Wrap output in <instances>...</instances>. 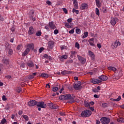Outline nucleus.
<instances>
[{"label":"nucleus","instance_id":"obj_1","mask_svg":"<svg viewBox=\"0 0 124 124\" xmlns=\"http://www.w3.org/2000/svg\"><path fill=\"white\" fill-rule=\"evenodd\" d=\"M66 100H69L68 102L69 103H74L75 102V100H74V98H75V95L73 94H66Z\"/></svg>","mask_w":124,"mask_h":124},{"label":"nucleus","instance_id":"obj_2","mask_svg":"<svg viewBox=\"0 0 124 124\" xmlns=\"http://www.w3.org/2000/svg\"><path fill=\"white\" fill-rule=\"evenodd\" d=\"M92 115V112L89 110H85L82 112L81 114V117L86 118V117H90Z\"/></svg>","mask_w":124,"mask_h":124},{"label":"nucleus","instance_id":"obj_3","mask_svg":"<svg viewBox=\"0 0 124 124\" xmlns=\"http://www.w3.org/2000/svg\"><path fill=\"white\" fill-rule=\"evenodd\" d=\"M121 42L118 40H116L114 42L112 43L111 48L113 50H115V49H117V48H118V46H121Z\"/></svg>","mask_w":124,"mask_h":124},{"label":"nucleus","instance_id":"obj_4","mask_svg":"<svg viewBox=\"0 0 124 124\" xmlns=\"http://www.w3.org/2000/svg\"><path fill=\"white\" fill-rule=\"evenodd\" d=\"M100 121L102 124H108L111 121L109 118L106 117H102L100 119Z\"/></svg>","mask_w":124,"mask_h":124},{"label":"nucleus","instance_id":"obj_5","mask_svg":"<svg viewBox=\"0 0 124 124\" xmlns=\"http://www.w3.org/2000/svg\"><path fill=\"white\" fill-rule=\"evenodd\" d=\"M37 107H40V108H43L45 109L47 107L46 104L44 103V102H38L37 103Z\"/></svg>","mask_w":124,"mask_h":124},{"label":"nucleus","instance_id":"obj_6","mask_svg":"<svg viewBox=\"0 0 124 124\" xmlns=\"http://www.w3.org/2000/svg\"><path fill=\"white\" fill-rule=\"evenodd\" d=\"M119 22V19L117 17H111L110 23L112 26H115Z\"/></svg>","mask_w":124,"mask_h":124},{"label":"nucleus","instance_id":"obj_7","mask_svg":"<svg viewBox=\"0 0 124 124\" xmlns=\"http://www.w3.org/2000/svg\"><path fill=\"white\" fill-rule=\"evenodd\" d=\"M28 106H30L31 107H32V106H35V105H37V102L35 100H30L28 103Z\"/></svg>","mask_w":124,"mask_h":124},{"label":"nucleus","instance_id":"obj_8","mask_svg":"<svg viewBox=\"0 0 124 124\" xmlns=\"http://www.w3.org/2000/svg\"><path fill=\"white\" fill-rule=\"evenodd\" d=\"M47 106H48L50 109H58L59 108L57 105H55L52 102L48 103Z\"/></svg>","mask_w":124,"mask_h":124},{"label":"nucleus","instance_id":"obj_9","mask_svg":"<svg viewBox=\"0 0 124 124\" xmlns=\"http://www.w3.org/2000/svg\"><path fill=\"white\" fill-rule=\"evenodd\" d=\"M34 33H35V31H34L33 27H30L28 31V34H29V35H32V34H34Z\"/></svg>","mask_w":124,"mask_h":124},{"label":"nucleus","instance_id":"obj_10","mask_svg":"<svg viewBox=\"0 0 124 124\" xmlns=\"http://www.w3.org/2000/svg\"><path fill=\"white\" fill-rule=\"evenodd\" d=\"M89 8V5L86 3H82L80 6V9L81 10H85V9H88Z\"/></svg>","mask_w":124,"mask_h":124},{"label":"nucleus","instance_id":"obj_11","mask_svg":"<svg viewBox=\"0 0 124 124\" xmlns=\"http://www.w3.org/2000/svg\"><path fill=\"white\" fill-rule=\"evenodd\" d=\"M88 53L89 57H91V59L92 60V61H94V60H95V55H94V54H93V51L91 50H89L88 51Z\"/></svg>","mask_w":124,"mask_h":124},{"label":"nucleus","instance_id":"obj_12","mask_svg":"<svg viewBox=\"0 0 124 124\" xmlns=\"http://www.w3.org/2000/svg\"><path fill=\"white\" fill-rule=\"evenodd\" d=\"M91 81L93 84H99L100 83H101V80L100 79L95 78H92Z\"/></svg>","mask_w":124,"mask_h":124},{"label":"nucleus","instance_id":"obj_13","mask_svg":"<svg viewBox=\"0 0 124 124\" xmlns=\"http://www.w3.org/2000/svg\"><path fill=\"white\" fill-rule=\"evenodd\" d=\"M101 81H107L108 77L105 75H102L98 77Z\"/></svg>","mask_w":124,"mask_h":124},{"label":"nucleus","instance_id":"obj_14","mask_svg":"<svg viewBox=\"0 0 124 124\" xmlns=\"http://www.w3.org/2000/svg\"><path fill=\"white\" fill-rule=\"evenodd\" d=\"M78 58L79 62H81V63H85V62H86V59L84 58L83 57L78 55Z\"/></svg>","mask_w":124,"mask_h":124},{"label":"nucleus","instance_id":"obj_15","mask_svg":"<svg viewBox=\"0 0 124 124\" xmlns=\"http://www.w3.org/2000/svg\"><path fill=\"white\" fill-rule=\"evenodd\" d=\"M48 26L50 29H52V30H55V29H56V25L54 24V22L53 21L49 22Z\"/></svg>","mask_w":124,"mask_h":124},{"label":"nucleus","instance_id":"obj_16","mask_svg":"<svg viewBox=\"0 0 124 124\" xmlns=\"http://www.w3.org/2000/svg\"><path fill=\"white\" fill-rule=\"evenodd\" d=\"M26 48H28V49H34V45L33 43L28 44L26 46Z\"/></svg>","mask_w":124,"mask_h":124},{"label":"nucleus","instance_id":"obj_17","mask_svg":"<svg viewBox=\"0 0 124 124\" xmlns=\"http://www.w3.org/2000/svg\"><path fill=\"white\" fill-rule=\"evenodd\" d=\"M71 73H72V71L67 70H64L61 72V74H62V75H66V74H71Z\"/></svg>","mask_w":124,"mask_h":124},{"label":"nucleus","instance_id":"obj_18","mask_svg":"<svg viewBox=\"0 0 124 124\" xmlns=\"http://www.w3.org/2000/svg\"><path fill=\"white\" fill-rule=\"evenodd\" d=\"M27 64L29 67H33L34 66V64H33V62L31 61H28Z\"/></svg>","mask_w":124,"mask_h":124},{"label":"nucleus","instance_id":"obj_19","mask_svg":"<svg viewBox=\"0 0 124 124\" xmlns=\"http://www.w3.org/2000/svg\"><path fill=\"white\" fill-rule=\"evenodd\" d=\"M73 24V23L69 24V23H67V22H65L64 23L65 27L66 28H67L68 29H71Z\"/></svg>","mask_w":124,"mask_h":124},{"label":"nucleus","instance_id":"obj_20","mask_svg":"<svg viewBox=\"0 0 124 124\" xmlns=\"http://www.w3.org/2000/svg\"><path fill=\"white\" fill-rule=\"evenodd\" d=\"M74 89H75V90H80V89H81V84H80L79 83L76 84L74 86Z\"/></svg>","mask_w":124,"mask_h":124},{"label":"nucleus","instance_id":"obj_21","mask_svg":"<svg viewBox=\"0 0 124 124\" xmlns=\"http://www.w3.org/2000/svg\"><path fill=\"white\" fill-rule=\"evenodd\" d=\"M30 49L29 48H27L25 51L22 53V56H27L30 52Z\"/></svg>","mask_w":124,"mask_h":124},{"label":"nucleus","instance_id":"obj_22","mask_svg":"<svg viewBox=\"0 0 124 124\" xmlns=\"http://www.w3.org/2000/svg\"><path fill=\"white\" fill-rule=\"evenodd\" d=\"M67 58H68V57L67 56V55H62L61 56H60L59 57V59L60 60V61H63V59L64 60H66L67 59Z\"/></svg>","mask_w":124,"mask_h":124},{"label":"nucleus","instance_id":"obj_23","mask_svg":"<svg viewBox=\"0 0 124 124\" xmlns=\"http://www.w3.org/2000/svg\"><path fill=\"white\" fill-rule=\"evenodd\" d=\"M54 47V42H48V48L49 49H52Z\"/></svg>","mask_w":124,"mask_h":124},{"label":"nucleus","instance_id":"obj_24","mask_svg":"<svg viewBox=\"0 0 124 124\" xmlns=\"http://www.w3.org/2000/svg\"><path fill=\"white\" fill-rule=\"evenodd\" d=\"M59 98L61 100H66V94L60 96Z\"/></svg>","mask_w":124,"mask_h":124},{"label":"nucleus","instance_id":"obj_25","mask_svg":"<svg viewBox=\"0 0 124 124\" xmlns=\"http://www.w3.org/2000/svg\"><path fill=\"white\" fill-rule=\"evenodd\" d=\"M108 70H110L111 71H114V72L117 71V68L114 67H112V66H109L108 67Z\"/></svg>","mask_w":124,"mask_h":124},{"label":"nucleus","instance_id":"obj_26","mask_svg":"<svg viewBox=\"0 0 124 124\" xmlns=\"http://www.w3.org/2000/svg\"><path fill=\"white\" fill-rule=\"evenodd\" d=\"M2 62L3 63H5V64H9V60L7 59H3L2 60Z\"/></svg>","mask_w":124,"mask_h":124},{"label":"nucleus","instance_id":"obj_27","mask_svg":"<svg viewBox=\"0 0 124 124\" xmlns=\"http://www.w3.org/2000/svg\"><path fill=\"white\" fill-rule=\"evenodd\" d=\"M35 75H36V73H33L32 74L30 75L29 76V79H33V78H34V76H35Z\"/></svg>","mask_w":124,"mask_h":124},{"label":"nucleus","instance_id":"obj_28","mask_svg":"<svg viewBox=\"0 0 124 124\" xmlns=\"http://www.w3.org/2000/svg\"><path fill=\"white\" fill-rule=\"evenodd\" d=\"M95 1L96 5H97L98 7H100V6H101V3L99 1V0H95Z\"/></svg>","mask_w":124,"mask_h":124},{"label":"nucleus","instance_id":"obj_29","mask_svg":"<svg viewBox=\"0 0 124 124\" xmlns=\"http://www.w3.org/2000/svg\"><path fill=\"white\" fill-rule=\"evenodd\" d=\"M41 77H43L44 78H48V77H49V75H48V74H44V73H42L41 74Z\"/></svg>","mask_w":124,"mask_h":124},{"label":"nucleus","instance_id":"obj_30","mask_svg":"<svg viewBox=\"0 0 124 124\" xmlns=\"http://www.w3.org/2000/svg\"><path fill=\"white\" fill-rule=\"evenodd\" d=\"M88 36H89V32H85L84 33L83 36L82 37V38H86V37H88Z\"/></svg>","mask_w":124,"mask_h":124},{"label":"nucleus","instance_id":"obj_31","mask_svg":"<svg viewBox=\"0 0 124 124\" xmlns=\"http://www.w3.org/2000/svg\"><path fill=\"white\" fill-rule=\"evenodd\" d=\"M72 12L73 13H76V14H79V10H76L75 8L73 9Z\"/></svg>","mask_w":124,"mask_h":124},{"label":"nucleus","instance_id":"obj_32","mask_svg":"<svg viewBox=\"0 0 124 124\" xmlns=\"http://www.w3.org/2000/svg\"><path fill=\"white\" fill-rule=\"evenodd\" d=\"M122 99L121 95L119 96L117 99H113V101H120V100Z\"/></svg>","mask_w":124,"mask_h":124},{"label":"nucleus","instance_id":"obj_33","mask_svg":"<svg viewBox=\"0 0 124 124\" xmlns=\"http://www.w3.org/2000/svg\"><path fill=\"white\" fill-rule=\"evenodd\" d=\"M101 10L102 12H103V13H106V12L107 11V9L104 7H103L101 9Z\"/></svg>","mask_w":124,"mask_h":124},{"label":"nucleus","instance_id":"obj_34","mask_svg":"<svg viewBox=\"0 0 124 124\" xmlns=\"http://www.w3.org/2000/svg\"><path fill=\"white\" fill-rule=\"evenodd\" d=\"M117 121L119 123H124V118H120L117 119Z\"/></svg>","mask_w":124,"mask_h":124},{"label":"nucleus","instance_id":"obj_35","mask_svg":"<svg viewBox=\"0 0 124 124\" xmlns=\"http://www.w3.org/2000/svg\"><path fill=\"white\" fill-rule=\"evenodd\" d=\"M41 34H42V33L41 31H37L35 34V35L36 36H41Z\"/></svg>","mask_w":124,"mask_h":124},{"label":"nucleus","instance_id":"obj_36","mask_svg":"<svg viewBox=\"0 0 124 124\" xmlns=\"http://www.w3.org/2000/svg\"><path fill=\"white\" fill-rule=\"evenodd\" d=\"M75 47L77 48V49H80V45H79V43L76 42L75 45Z\"/></svg>","mask_w":124,"mask_h":124},{"label":"nucleus","instance_id":"obj_37","mask_svg":"<svg viewBox=\"0 0 124 124\" xmlns=\"http://www.w3.org/2000/svg\"><path fill=\"white\" fill-rule=\"evenodd\" d=\"M84 104L85 107H90V103L88 102L87 101H84Z\"/></svg>","mask_w":124,"mask_h":124},{"label":"nucleus","instance_id":"obj_38","mask_svg":"<svg viewBox=\"0 0 124 124\" xmlns=\"http://www.w3.org/2000/svg\"><path fill=\"white\" fill-rule=\"evenodd\" d=\"M15 90L16 91V92H17V93H21V91H22V89H21V88L20 87H17L15 89Z\"/></svg>","mask_w":124,"mask_h":124},{"label":"nucleus","instance_id":"obj_39","mask_svg":"<svg viewBox=\"0 0 124 124\" xmlns=\"http://www.w3.org/2000/svg\"><path fill=\"white\" fill-rule=\"evenodd\" d=\"M70 54H70L71 58H73V57H74V56H75L76 52L74 51H71Z\"/></svg>","mask_w":124,"mask_h":124},{"label":"nucleus","instance_id":"obj_40","mask_svg":"<svg viewBox=\"0 0 124 124\" xmlns=\"http://www.w3.org/2000/svg\"><path fill=\"white\" fill-rule=\"evenodd\" d=\"M30 18L32 20V21H35V20H36V19L35 18V17L33 18V15H31V16H30Z\"/></svg>","mask_w":124,"mask_h":124},{"label":"nucleus","instance_id":"obj_41","mask_svg":"<svg viewBox=\"0 0 124 124\" xmlns=\"http://www.w3.org/2000/svg\"><path fill=\"white\" fill-rule=\"evenodd\" d=\"M58 90H59V88L57 87H53L52 89L53 92H57Z\"/></svg>","mask_w":124,"mask_h":124},{"label":"nucleus","instance_id":"obj_42","mask_svg":"<svg viewBox=\"0 0 124 124\" xmlns=\"http://www.w3.org/2000/svg\"><path fill=\"white\" fill-rule=\"evenodd\" d=\"M8 53L10 55H12V54H13V50H12L11 49H9L8 51Z\"/></svg>","mask_w":124,"mask_h":124},{"label":"nucleus","instance_id":"obj_43","mask_svg":"<svg viewBox=\"0 0 124 124\" xmlns=\"http://www.w3.org/2000/svg\"><path fill=\"white\" fill-rule=\"evenodd\" d=\"M23 118L25 119V121H29V117H28L26 115H22Z\"/></svg>","mask_w":124,"mask_h":124},{"label":"nucleus","instance_id":"obj_44","mask_svg":"<svg viewBox=\"0 0 124 124\" xmlns=\"http://www.w3.org/2000/svg\"><path fill=\"white\" fill-rule=\"evenodd\" d=\"M95 13L96 15H97L98 16H99V10H98V8H97L95 9Z\"/></svg>","mask_w":124,"mask_h":124},{"label":"nucleus","instance_id":"obj_45","mask_svg":"<svg viewBox=\"0 0 124 124\" xmlns=\"http://www.w3.org/2000/svg\"><path fill=\"white\" fill-rule=\"evenodd\" d=\"M76 32L78 34H80V33H81V30H80V29H77L76 31Z\"/></svg>","mask_w":124,"mask_h":124},{"label":"nucleus","instance_id":"obj_46","mask_svg":"<svg viewBox=\"0 0 124 124\" xmlns=\"http://www.w3.org/2000/svg\"><path fill=\"white\" fill-rule=\"evenodd\" d=\"M6 122V120L5 119H3L1 120L0 124H5Z\"/></svg>","mask_w":124,"mask_h":124},{"label":"nucleus","instance_id":"obj_47","mask_svg":"<svg viewBox=\"0 0 124 124\" xmlns=\"http://www.w3.org/2000/svg\"><path fill=\"white\" fill-rule=\"evenodd\" d=\"M62 10L63 12H64L65 14H67V13H68V12L67 11V10L65 8H62Z\"/></svg>","mask_w":124,"mask_h":124},{"label":"nucleus","instance_id":"obj_48","mask_svg":"<svg viewBox=\"0 0 124 124\" xmlns=\"http://www.w3.org/2000/svg\"><path fill=\"white\" fill-rule=\"evenodd\" d=\"M78 7H79L78 3L74 4V8H75V9H78Z\"/></svg>","mask_w":124,"mask_h":124},{"label":"nucleus","instance_id":"obj_49","mask_svg":"<svg viewBox=\"0 0 124 124\" xmlns=\"http://www.w3.org/2000/svg\"><path fill=\"white\" fill-rule=\"evenodd\" d=\"M91 46H94V42H88Z\"/></svg>","mask_w":124,"mask_h":124},{"label":"nucleus","instance_id":"obj_50","mask_svg":"<svg viewBox=\"0 0 124 124\" xmlns=\"http://www.w3.org/2000/svg\"><path fill=\"white\" fill-rule=\"evenodd\" d=\"M2 99L3 101H6V100H7V98H6V96H5V95H3Z\"/></svg>","mask_w":124,"mask_h":124},{"label":"nucleus","instance_id":"obj_51","mask_svg":"<svg viewBox=\"0 0 124 124\" xmlns=\"http://www.w3.org/2000/svg\"><path fill=\"white\" fill-rule=\"evenodd\" d=\"M59 115H60V116H62V117H64V116H65V113H64V112H60Z\"/></svg>","mask_w":124,"mask_h":124},{"label":"nucleus","instance_id":"obj_52","mask_svg":"<svg viewBox=\"0 0 124 124\" xmlns=\"http://www.w3.org/2000/svg\"><path fill=\"white\" fill-rule=\"evenodd\" d=\"M46 3L48 4V5H52V2H51L50 0H47Z\"/></svg>","mask_w":124,"mask_h":124},{"label":"nucleus","instance_id":"obj_53","mask_svg":"<svg viewBox=\"0 0 124 124\" xmlns=\"http://www.w3.org/2000/svg\"><path fill=\"white\" fill-rule=\"evenodd\" d=\"M44 47H41L39 49V53H42V51H44Z\"/></svg>","mask_w":124,"mask_h":124},{"label":"nucleus","instance_id":"obj_54","mask_svg":"<svg viewBox=\"0 0 124 124\" xmlns=\"http://www.w3.org/2000/svg\"><path fill=\"white\" fill-rule=\"evenodd\" d=\"M22 46V44L19 45L17 46V50H20V49H21Z\"/></svg>","mask_w":124,"mask_h":124},{"label":"nucleus","instance_id":"obj_55","mask_svg":"<svg viewBox=\"0 0 124 124\" xmlns=\"http://www.w3.org/2000/svg\"><path fill=\"white\" fill-rule=\"evenodd\" d=\"M69 33H71V34L74 33V29H72L69 31Z\"/></svg>","mask_w":124,"mask_h":124},{"label":"nucleus","instance_id":"obj_56","mask_svg":"<svg viewBox=\"0 0 124 124\" xmlns=\"http://www.w3.org/2000/svg\"><path fill=\"white\" fill-rule=\"evenodd\" d=\"M34 14V11H33V10H31L30 11V15H33Z\"/></svg>","mask_w":124,"mask_h":124},{"label":"nucleus","instance_id":"obj_57","mask_svg":"<svg viewBox=\"0 0 124 124\" xmlns=\"http://www.w3.org/2000/svg\"><path fill=\"white\" fill-rule=\"evenodd\" d=\"M94 39L93 38H92L91 39H90L89 40H88V42H94Z\"/></svg>","mask_w":124,"mask_h":124},{"label":"nucleus","instance_id":"obj_58","mask_svg":"<svg viewBox=\"0 0 124 124\" xmlns=\"http://www.w3.org/2000/svg\"><path fill=\"white\" fill-rule=\"evenodd\" d=\"M54 34H58L59 33V31L57 29L55 30L54 31Z\"/></svg>","mask_w":124,"mask_h":124},{"label":"nucleus","instance_id":"obj_59","mask_svg":"<svg viewBox=\"0 0 124 124\" xmlns=\"http://www.w3.org/2000/svg\"><path fill=\"white\" fill-rule=\"evenodd\" d=\"M0 21H4V18H3V17L0 14Z\"/></svg>","mask_w":124,"mask_h":124},{"label":"nucleus","instance_id":"obj_60","mask_svg":"<svg viewBox=\"0 0 124 124\" xmlns=\"http://www.w3.org/2000/svg\"><path fill=\"white\" fill-rule=\"evenodd\" d=\"M73 4H76L78 3V1H77V0H73Z\"/></svg>","mask_w":124,"mask_h":124},{"label":"nucleus","instance_id":"obj_61","mask_svg":"<svg viewBox=\"0 0 124 124\" xmlns=\"http://www.w3.org/2000/svg\"><path fill=\"white\" fill-rule=\"evenodd\" d=\"M102 46H101V44H97V47H98V48H99V49H100V48H101Z\"/></svg>","mask_w":124,"mask_h":124},{"label":"nucleus","instance_id":"obj_62","mask_svg":"<svg viewBox=\"0 0 124 124\" xmlns=\"http://www.w3.org/2000/svg\"><path fill=\"white\" fill-rule=\"evenodd\" d=\"M72 18H69L67 19L68 23H71L72 22Z\"/></svg>","mask_w":124,"mask_h":124},{"label":"nucleus","instance_id":"obj_63","mask_svg":"<svg viewBox=\"0 0 124 124\" xmlns=\"http://www.w3.org/2000/svg\"><path fill=\"white\" fill-rule=\"evenodd\" d=\"M107 107V103H103L102 107L105 108Z\"/></svg>","mask_w":124,"mask_h":124},{"label":"nucleus","instance_id":"obj_64","mask_svg":"<svg viewBox=\"0 0 124 124\" xmlns=\"http://www.w3.org/2000/svg\"><path fill=\"white\" fill-rule=\"evenodd\" d=\"M23 114V111L22 110H19L18 111V115L21 116Z\"/></svg>","mask_w":124,"mask_h":124}]
</instances>
